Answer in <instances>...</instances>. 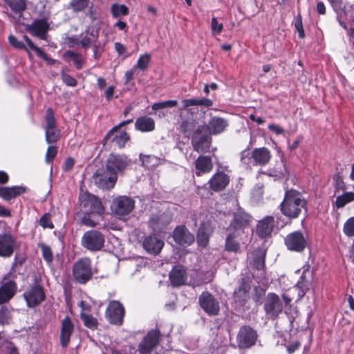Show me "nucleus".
Masks as SVG:
<instances>
[{
    "mask_svg": "<svg viewBox=\"0 0 354 354\" xmlns=\"http://www.w3.org/2000/svg\"><path fill=\"white\" fill-rule=\"evenodd\" d=\"M280 209L284 216L290 218H297L303 209L306 212V201L298 191L292 189L286 190Z\"/></svg>",
    "mask_w": 354,
    "mask_h": 354,
    "instance_id": "1",
    "label": "nucleus"
},
{
    "mask_svg": "<svg viewBox=\"0 0 354 354\" xmlns=\"http://www.w3.org/2000/svg\"><path fill=\"white\" fill-rule=\"evenodd\" d=\"M80 205L83 208L84 215L81 223L88 227H94L97 222L93 221L91 216H100L104 212L101 201L94 195L88 192L82 193L79 197Z\"/></svg>",
    "mask_w": 354,
    "mask_h": 354,
    "instance_id": "2",
    "label": "nucleus"
},
{
    "mask_svg": "<svg viewBox=\"0 0 354 354\" xmlns=\"http://www.w3.org/2000/svg\"><path fill=\"white\" fill-rule=\"evenodd\" d=\"M80 48L87 49L92 47L94 58L96 59H99L104 51V46L100 44H97L99 37V30L93 26H89L80 34Z\"/></svg>",
    "mask_w": 354,
    "mask_h": 354,
    "instance_id": "3",
    "label": "nucleus"
},
{
    "mask_svg": "<svg viewBox=\"0 0 354 354\" xmlns=\"http://www.w3.org/2000/svg\"><path fill=\"white\" fill-rule=\"evenodd\" d=\"M104 236L95 230L86 232L81 239L82 245L91 252H97L102 250L104 245Z\"/></svg>",
    "mask_w": 354,
    "mask_h": 354,
    "instance_id": "4",
    "label": "nucleus"
},
{
    "mask_svg": "<svg viewBox=\"0 0 354 354\" xmlns=\"http://www.w3.org/2000/svg\"><path fill=\"white\" fill-rule=\"evenodd\" d=\"M212 142L211 136L206 132L205 126L198 127L192 136V145L194 151L205 153L209 151Z\"/></svg>",
    "mask_w": 354,
    "mask_h": 354,
    "instance_id": "5",
    "label": "nucleus"
},
{
    "mask_svg": "<svg viewBox=\"0 0 354 354\" xmlns=\"http://www.w3.org/2000/svg\"><path fill=\"white\" fill-rule=\"evenodd\" d=\"M134 207L135 201L126 196H120L115 198L111 205L113 214L120 218L130 214Z\"/></svg>",
    "mask_w": 354,
    "mask_h": 354,
    "instance_id": "6",
    "label": "nucleus"
},
{
    "mask_svg": "<svg viewBox=\"0 0 354 354\" xmlns=\"http://www.w3.org/2000/svg\"><path fill=\"white\" fill-rule=\"evenodd\" d=\"M73 273L75 279L77 282L80 283L87 282L93 275L90 259L87 257L82 258L75 263Z\"/></svg>",
    "mask_w": 354,
    "mask_h": 354,
    "instance_id": "7",
    "label": "nucleus"
},
{
    "mask_svg": "<svg viewBox=\"0 0 354 354\" xmlns=\"http://www.w3.org/2000/svg\"><path fill=\"white\" fill-rule=\"evenodd\" d=\"M95 183L96 185L103 189H109L114 187L117 176L114 172H111L108 169L107 166L106 169H97L93 176Z\"/></svg>",
    "mask_w": 354,
    "mask_h": 354,
    "instance_id": "8",
    "label": "nucleus"
},
{
    "mask_svg": "<svg viewBox=\"0 0 354 354\" xmlns=\"http://www.w3.org/2000/svg\"><path fill=\"white\" fill-rule=\"evenodd\" d=\"M201 308L209 316L217 315L220 310L219 301L210 292H203L198 298Z\"/></svg>",
    "mask_w": 354,
    "mask_h": 354,
    "instance_id": "9",
    "label": "nucleus"
},
{
    "mask_svg": "<svg viewBox=\"0 0 354 354\" xmlns=\"http://www.w3.org/2000/svg\"><path fill=\"white\" fill-rule=\"evenodd\" d=\"M124 308L122 304L118 301H111L109 302L106 310V317L112 324L121 325L124 315Z\"/></svg>",
    "mask_w": 354,
    "mask_h": 354,
    "instance_id": "10",
    "label": "nucleus"
},
{
    "mask_svg": "<svg viewBox=\"0 0 354 354\" xmlns=\"http://www.w3.org/2000/svg\"><path fill=\"white\" fill-rule=\"evenodd\" d=\"M24 297L28 307H35L44 300L45 293L40 285L35 284L26 290Z\"/></svg>",
    "mask_w": 354,
    "mask_h": 354,
    "instance_id": "11",
    "label": "nucleus"
},
{
    "mask_svg": "<svg viewBox=\"0 0 354 354\" xmlns=\"http://www.w3.org/2000/svg\"><path fill=\"white\" fill-rule=\"evenodd\" d=\"M130 160L124 154H111L107 159L106 166L109 171L118 174L122 172L129 165Z\"/></svg>",
    "mask_w": 354,
    "mask_h": 354,
    "instance_id": "12",
    "label": "nucleus"
},
{
    "mask_svg": "<svg viewBox=\"0 0 354 354\" xmlns=\"http://www.w3.org/2000/svg\"><path fill=\"white\" fill-rule=\"evenodd\" d=\"M285 244L289 250L300 252L306 247L307 241L301 232L296 231L286 236Z\"/></svg>",
    "mask_w": 354,
    "mask_h": 354,
    "instance_id": "13",
    "label": "nucleus"
},
{
    "mask_svg": "<svg viewBox=\"0 0 354 354\" xmlns=\"http://www.w3.org/2000/svg\"><path fill=\"white\" fill-rule=\"evenodd\" d=\"M159 340L160 332L157 330H151L140 342L138 351L140 354H149L156 346Z\"/></svg>",
    "mask_w": 354,
    "mask_h": 354,
    "instance_id": "14",
    "label": "nucleus"
},
{
    "mask_svg": "<svg viewBox=\"0 0 354 354\" xmlns=\"http://www.w3.org/2000/svg\"><path fill=\"white\" fill-rule=\"evenodd\" d=\"M265 311L270 318L275 319L282 312L283 306L278 295L269 293L264 304Z\"/></svg>",
    "mask_w": 354,
    "mask_h": 354,
    "instance_id": "15",
    "label": "nucleus"
},
{
    "mask_svg": "<svg viewBox=\"0 0 354 354\" xmlns=\"http://www.w3.org/2000/svg\"><path fill=\"white\" fill-rule=\"evenodd\" d=\"M257 338L255 330L249 326H242L237 335V342L241 348H250L253 346Z\"/></svg>",
    "mask_w": 354,
    "mask_h": 354,
    "instance_id": "16",
    "label": "nucleus"
},
{
    "mask_svg": "<svg viewBox=\"0 0 354 354\" xmlns=\"http://www.w3.org/2000/svg\"><path fill=\"white\" fill-rule=\"evenodd\" d=\"M16 248V240L10 234H0V257L8 258L12 255Z\"/></svg>",
    "mask_w": 354,
    "mask_h": 354,
    "instance_id": "17",
    "label": "nucleus"
},
{
    "mask_svg": "<svg viewBox=\"0 0 354 354\" xmlns=\"http://www.w3.org/2000/svg\"><path fill=\"white\" fill-rule=\"evenodd\" d=\"M194 174L197 176L209 173L213 169L212 158L207 156H199L194 162Z\"/></svg>",
    "mask_w": 354,
    "mask_h": 354,
    "instance_id": "18",
    "label": "nucleus"
},
{
    "mask_svg": "<svg viewBox=\"0 0 354 354\" xmlns=\"http://www.w3.org/2000/svg\"><path fill=\"white\" fill-rule=\"evenodd\" d=\"M104 139L115 142L120 148H123L130 137L126 131H120L118 127H115L108 132Z\"/></svg>",
    "mask_w": 354,
    "mask_h": 354,
    "instance_id": "19",
    "label": "nucleus"
},
{
    "mask_svg": "<svg viewBox=\"0 0 354 354\" xmlns=\"http://www.w3.org/2000/svg\"><path fill=\"white\" fill-rule=\"evenodd\" d=\"M230 177L223 171L216 172L208 181L209 188L214 192L224 189L229 184Z\"/></svg>",
    "mask_w": 354,
    "mask_h": 354,
    "instance_id": "20",
    "label": "nucleus"
},
{
    "mask_svg": "<svg viewBox=\"0 0 354 354\" xmlns=\"http://www.w3.org/2000/svg\"><path fill=\"white\" fill-rule=\"evenodd\" d=\"M173 237L179 245H191L195 240L194 236L183 225L178 226L174 231Z\"/></svg>",
    "mask_w": 354,
    "mask_h": 354,
    "instance_id": "21",
    "label": "nucleus"
},
{
    "mask_svg": "<svg viewBox=\"0 0 354 354\" xmlns=\"http://www.w3.org/2000/svg\"><path fill=\"white\" fill-rule=\"evenodd\" d=\"M144 249L150 254H158L164 246V242L156 236H146L142 242Z\"/></svg>",
    "mask_w": 354,
    "mask_h": 354,
    "instance_id": "22",
    "label": "nucleus"
},
{
    "mask_svg": "<svg viewBox=\"0 0 354 354\" xmlns=\"http://www.w3.org/2000/svg\"><path fill=\"white\" fill-rule=\"evenodd\" d=\"M74 330V324L68 317H66L62 322L60 331V344L62 347L66 348L71 339Z\"/></svg>",
    "mask_w": 354,
    "mask_h": 354,
    "instance_id": "23",
    "label": "nucleus"
},
{
    "mask_svg": "<svg viewBox=\"0 0 354 354\" xmlns=\"http://www.w3.org/2000/svg\"><path fill=\"white\" fill-rule=\"evenodd\" d=\"M274 218L267 216L259 221L257 225V234L261 238H266L271 235L274 227Z\"/></svg>",
    "mask_w": 354,
    "mask_h": 354,
    "instance_id": "24",
    "label": "nucleus"
},
{
    "mask_svg": "<svg viewBox=\"0 0 354 354\" xmlns=\"http://www.w3.org/2000/svg\"><path fill=\"white\" fill-rule=\"evenodd\" d=\"M228 126V122L221 118L214 117L209 122L206 129L213 135L223 133Z\"/></svg>",
    "mask_w": 354,
    "mask_h": 354,
    "instance_id": "25",
    "label": "nucleus"
},
{
    "mask_svg": "<svg viewBox=\"0 0 354 354\" xmlns=\"http://www.w3.org/2000/svg\"><path fill=\"white\" fill-rule=\"evenodd\" d=\"M17 288L16 283L12 281L4 283L0 287V304L6 303L12 298L17 291Z\"/></svg>",
    "mask_w": 354,
    "mask_h": 354,
    "instance_id": "26",
    "label": "nucleus"
},
{
    "mask_svg": "<svg viewBox=\"0 0 354 354\" xmlns=\"http://www.w3.org/2000/svg\"><path fill=\"white\" fill-rule=\"evenodd\" d=\"M48 28V24L46 19H37L27 29L34 35L44 39Z\"/></svg>",
    "mask_w": 354,
    "mask_h": 354,
    "instance_id": "27",
    "label": "nucleus"
},
{
    "mask_svg": "<svg viewBox=\"0 0 354 354\" xmlns=\"http://www.w3.org/2000/svg\"><path fill=\"white\" fill-rule=\"evenodd\" d=\"M212 232V228L209 223H202L198 229L197 234V242L201 247H205L207 245L209 237Z\"/></svg>",
    "mask_w": 354,
    "mask_h": 354,
    "instance_id": "28",
    "label": "nucleus"
},
{
    "mask_svg": "<svg viewBox=\"0 0 354 354\" xmlns=\"http://www.w3.org/2000/svg\"><path fill=\"white\" fill-rule=\"evenodd\" d=\"M26 191V188L23 186L0 187V197L4 200L9 201L22 194Z\"/></svg>",
    "mask_w": 354,
    "mask_h": 354,
    "instance_id": "29",
    "label": "nucleus"
},
{
    "mask_svg": "<svg viewBox=\"0 0 354 354\" xmlns=\"http://www.w3.org/2000/svg\"><path fill=\"white\" fill-rule=\"evenodd\" d=\"M185 271L183 267L174 266L169 273V280L174 286L183 285L185 281Z\"/></svg>",
    "mask_w": 354,
    "mask_h": 354,
    "instance_id": "30",
    "label": "nucleus"
},
{
    "mask_svg": "<svg viewBox=\"0 0 354 354\" xmlns=\"http://www.w3.org/2000/svg\"><path fill=\"white\" fill-rule=\"evenodd\" d=\"M253 158L255 165H265L270 160V151L266 147L255 148L253 150Z\"/></svg>",
    "mask_w": 354,
    "mask_h": 354,
    "instance_id": "31",
    "label": "nucleus"
},
{
    "mask_svg": "<svg viewBox=\"0 0 354 354\" xmlns=\"http://www.w3.org/2000/svg\"><path fill=\"white\" fill-rule=\"evenodd\" d=\"M251 217L249 214L241 209H239L234 214V227L237 228L236 230H240L243 232V229L249 225Z\"/></svg>",
    "mask_w": 354,
    "mask_h": 354,
    "instance_id": "32",
    "label": "nucleus"
},
{
    "mask_svg": "<svg viewBox=\"0 0 354 354\" xmlns=\"http://www.w3.org/2000/svg\"><path fill=\"white\" fill-rule=\"evenodd\" d=\"M241 234L240 230H235L230 233L225 240V249L229 252H237L240 248L238 236Z\"/></svg>",
    "mask_w": 354,
    "mask_h": 354,
    "instance_id": "33",
    "label": "nucleus"
},
{
    "mask_svg": "<svg viewBox=\"0 0 354 354\" xmlns=\"http://www.w3.org/2000/svg\"><path fill=\"white\" fill-rule=\"evenodd\" d=\"M135 127L142 132L151 131L155 128V122L151 118L143 116L136 120Z\"/></svg>",
    "mask_w": 354,
    "mask_h": 354,
    "instance_id": "34",
    "label": "nucleus"
},
{
    "mask_svg": "<svg viewBox=\"0 0 354 354\" xmlns=\"http://www.w3.org/2000/svg\"><path fill=\"white\" fill-rule=\"evenodd\" d=\"M139 157L142 165L148 169H153L160 164V159L153 155H144L140 153Z\"/></svg>",
    "mask_w": 354,
    "mask_h": 354,
    "instance_id": "35",
    "label": "nucleus"
},
{
    "mask_svg": "<svg viewBox=\"0 0 354 354\" xmlns=\"http://www.w3.org/2000/svg\"><path fill=\"white\" fill-rule=\"evenodd\" d=\"M24 39L26 41V42L27 43L29 48L30 49L33 50L39 57H41L44 61H46L48 64L52 65V64H55L56 60L50 58L44 52H43L41 50V48H39V47L35 46L32 42V41L28 38V36L24 35Z\"/></svg>",
    "mask_w": 354,
    "mask_h": 354,
    "instance_id": "36",
    "label": "nucleus"
},
{
    "mask_svg": "<svg viewBox=\"0 0 354 354\" xmlns=\"http://www.w3.org/2000/svg\"><path fill=\"white\" fill-rule=\"evenodd\" d=\"M64 59L67 61H72L77 69L83 67V58L81 54L72 50H67L64 54Z\"/></svg>",
    "mask_w": 354,
    "mask_h": 354,
    "instance_id": "37",
    "label": "nucleus"
},
{
    "mask_svg": "<svg viewBox=\"0 0 354 354\" xmlns=\"http://www.w3.org/2000/svg\"><path fill=\"white\" fill-rule=\"evenodd\" d=\"M354 201V192H346L336 198L335 204L337 209L342 208Z\"/></svg>",
    "mask_w": 354,
    "mask_h": 354,
    "instance_id": "38",
    "label": "nucleus"
},
{
    "mask_svg": "<svg viewBox=\"0 0 354 354\" xmlns=\"http://www.w3.org/2000/svg\"><path fill=\"white\" fill-rule=\"evenodd\" d=\"M265 256V252L261 250H258L254 253L252 263L254 268L260 271L264 269Z\"/></svg>",
    "mask_w": 354,
    "mask_h": 354,
    "instance_id": "39",
    "label": "nucleus"
},
{
    "mask_svg": "<svg viewBox=\"0 0 354 354\" xmlns=\"http://www.w3.org/2000/svg\"><path fill=\"white\" fill-rule=\"evenodd\" d=\"M111 12L113 18L129 15V8L124 4L113 3L111 6Z\"/></svg>",
    "mask_w": 354,
    "mask_h": 354,
    "instance_id": "40",
    "label": "nucleus"
},
{
    "mask_svg": "<svg viewBox=\"0 0 354 354\" xmlns=\"http://www.w3.org/2000/svg\"><path fill=\"white\" fill-rule=\"evenodd\" d=\"M45 130V138L48 144L56 142L60 138V131L57 127L47 129Z\"/></svg>",
    "mask_w": 354,
    "mask_h": 354,
    "instance_id": "41",
    "label": "nucleus"
},
{
    "mask_svg": "<svg viewBox=\"0 0 354 354\" xmlns=\"http://www.w3.org/2000/svg\"><path fill=\"white\" fill-rule=\"evenodd\" d=\"M5 2L9 6L10 9L16 12L21 13L26 9V1L25 0H4Z\"/></svg>",
    "mask_w": 354,
    "mask_h": 354,
    "instance_id": "42",
    "label": "nucleus"
},
{
    "mask_svg": "<svg viewBox=\"0 0 354 354\" xmlns=\"http://www.w3.org/2000/svg\"><path fill=\"white\" fill-rule=\"evenodd\" d=\"M80 317H81L82 320L83 321L84 324L86 327H88L91 329H95L97 328V321L92 315L84 312V313H81Z\"/></svg>",
    "mask_w": 354,
    "mask_h": 354,
    "instance_id": "43",
    "label": "nucleus"
},
{
    "mask_svg": "<svg viewBox=\"0 0 354 354\" xmlns=\"http://www.w3.org/2000/svg\"><path fill=\"white\" fill-rule=\"evenodd\" d=\"M151 61V55L148 53H145L141 55L136 63V65L134 66L136 68H139L141 71H146Z\"/></svg>",
    "mask_w": 354,
    "mask_h": 354,
    "instance_id": "44",
    "label": "nucleus"
},
{
    "mask_svg": "<svg viewBox=\"0 0 354 354\" xmlns=\"http://www.w3.org/2000/svg\"><path fill=\"white\" fill-rule=\"evenodd\" d=\"M45 122L46 124L44 126V129L56 128V120L54 115L53 111L51 108H48L46 110V116H45Z\"/></svg>",
    "mask_w": 354,
    "mask_h": 354,
    "instance_id": "45",
    "label": "nucleus"
},
{
    "mask_svg": "<svg viewBox=\"0 0 354 354\" xmlns=\"http://www.w3.org/2000/svg\"><path fill=\"white\" fill-rule=\"evenodd\" d=\"M241 162L246 166L255 165L254 159L253 158V151L244 150L241 153Z\"/></svg>",
    "mask_w": 354,
    "mask_h": 354,
    "instance_id": "46",
    "label": "nucleus"
},
{
    "mask_svg": "<svg viewBox=\"0 0 354 354\" xmlns=\"http://www.w3.org/2000/svg\"><path fill=\"white\" fill-rule=\"evenodd\" d=\"M178 104L177 100H170L160 102H156L152 104L151 109L153 111H158L160 109H163L165 108L174 107Z\"/></svg>",
    "mask_w": 354,
    "mask_h": 354,
    "instance_id": "47",
    "label": "nucleus"
},
{
    "mask_svg": "<svg viewBox=\"0 0 354 354\" xmlns=\"http://www.w3.org/2000/svg\"><path fill=\"white\" fill-rule=\"evenodd\" d=\"M305 279V270L303 272L301 276L300 277L299 280L297 283L295 288L299 290V297H303L307 290L308 289V283L304 280Z\"/></svg>",
    "mask_w": 354,
    "mask_h": 354,
    "instance_id": "48",
    "label": "nucleus"
},
{
    "mask_svg": "<svg viewBox=\"0 0 354 354\" xmlns=\"http://www.w3.org/2000/svg\"><path fill=\"white\" fill-rule=\"evenodd\" d=\"M0 354H18V353L12 342H5L0 346Z\"/></svg>",
    "mask_w": 354,
    "mask_h": 354,
    "instance_id": "49",
    "label": "nucleus"
},
{
    "mask_svg": "<svg viewBox=\"0 0 354 354\" xmlns=\"http://www.w3.org/2000/svg\"><path fill=\"white\" fill-rule=\"evenodd\" d=\"M344 233L349 237L354 236V216L349 218L344 223Z\"/></svg>",
    "mask_w": 354,
    "mask_h": 354,
    "instance_id": "50",
    "label": "nucleus"
},
{
    "mask_svg": "<svg viewBox=\"0 0 354 354\" xmlns=\"http://www.w3.org/2000/svg\"><path fill=\"white\" fill-rule=\"evenodd\" d=\"M39 224L43 228L53 229L54 225L51 221V215L49 213L44 214L39 221Z\"/></svg>",
    "mask_w": 354,
    "mask_h": 354,
    "instance_id": "51",
    "label": "nucleus"
},
{
    "mask_svg": "<svg viewBox=\"0 0 354 354\" xmlns=\"http://www.w3.org/2000/svg\"><path fill=\"white\" fill-rule=\"evenodd\" d=\"M65 44L69 48H80V35H72L70 37H66L64 40Z\"/></svg>",
    "mask_w": 354,
    "mask_h": 354,
    "instance_id": "52",
    "label": "nucleus"
},
{
    "mask_svg": "<svg viewBox=\"0 0 354 354\" xmlns=\"http://www.w3.org/2000/svg\"><path fill=\"white\" fill-rule=\"evenodd\" d=\"M90 3V0H72L71 6L75 11H81L86 8Z\"/></svg>",
    "mask_w": 354,
    "mask_h": 354,
    "instance_id": "53",
    "label": "nucleus"
},
{
    "mask_svg": "<svg viewBox=\"0 0 354 354\" xmlns=\"http://www.w3.org/2000/svg\"><path fill=\"white\" fill-rule=\"evenodd\" d=\"M40 247L41 249L42 256L44 260L48 263H51L53 259L51 248L48 245H46L43 243L40 245Z\"/></svg>",
    "mask_w": 354,
    "mask_h": 354,
    "instance_id": "54",
    "label": "nucleus"
},
{
    "mask_svg": "<svg viewBox=\"0 0 354 354\" xmlns=\"http://www.w3.org/2000/svg\"><path fill=\"white\" fill-rule=\"evenodd\" d=\"M223 29V24L218 23L216 17H212L211 21V30L212 35H219Z\"/></svg>",
    "mask_w": 354,
    "mask_h": 354,
    "instance_id": "55",
    "label": "nucleus"
},
{
    "mask_svg": "<svg viewBox=\"0 0 354 354\" xmlns=\"http://www.w3.org/2000/svg\"><path fill=\"white\" fill-rule=\"evenodd\" d=\"M57 153V148L53 145H50L46 151L45 156L46 162L48 164L52 163Z\"/></svg>",
    "mask_w": 354,
    "mask_h": 354,
    "instance_id": "56",
    "label": "nucleus"
},
{
    "mask_svg": "<svg viewBox=\"0 0 354 354\" xmlns=\"http://www.w3.org/2000/svg\"><path fill=\"white\" fill-rule=\"evenodd\" d=\"M294 25L295 29L297 30L299 33V37L301 39L304 38L305 37V32L303 28L302 19L300 14H298L295 17Z\"/></svg>",
    "mask_w": 354,
    "mask_h": 354,
    "instance_id": "57",
    "label": "nucleus"
},
{
    "mask_svg": "<svg viewBox=\"0 0 354 354\" xmlns=\"http://www.w3.org/2000/svg\"><path fill=\"white\" fill-rule=\"evenodd\" d=\"M8 41H9L10 44L15 48H16L17 49L26 50V47L25 44L22 41H19L17 39V37H15V36L10 35L8 37Z\"/></svg>",
    "mask_w": 354,
    "mask_h": 354,
    "instance_id": "58",
    "label": "nucleus"
},
{
    "mask_svg": "<svg viewBox=\"0 0 354 354\" xmlns=\"http://www.w3.org/2000/svg\"><path fill=\"white\" fill-rule=\"evenodd\" d=\"M277 169H279V170L277 171L274 169L272 171L274 174H271L272 176H274L277 178H281L288 175V170L283 164L281 163Z\"/></svg>",
    "mask_w": 354,
    "mask_h": 354,
    "instance_id": "59",
    "label": "nucleus"
},
{
    "mask_svg": "<svg viewBox=\"0 0 354 354\" xmlns=\"http://www.w3.org/2000/svg\"><path fill=\"white\" fill-rule=\"evenodd\" d=\"M10 319V312L6 308H2L0 310V324H5L9 322Z\"/></svg>",
    "mask_w": 354,
    "mask_h": 354,
    "instance_id": "60",
    "label": "nucleus"
},
{
    "mask_svg": "<svg viewBox=\"0 0 354 354\" xmlns=\"http://www.w3.org/2000/svg\"><path fill=\"white\" fill-rule=\"evenodd\" d=\"M62 79L67 86H75L77 84L76 80L66 73H63L62 74Z\"/></svg>",
    "mask_w": 354,
    "mask_h": 354,
    "instance_id": "61",
    "label": "nucleus"
},
{
    "mask_svg": "<svg viewBox=\"0 0 354 354\" xmlns=\"http://www.w3.org/2000/svg\"><path fill=\"white\" fill-rule=\"evenodd\" d=\"M250 289V286L248 283L243 282L241 284V286H239V289L234 291V295L239 296V294L241 293V292L243 295L247 294V293H248Z\"/></svg>",
    "mask_w": 354,
    "mask_h": 354,
    "instance_id": "62",
    "label": "nucleus"
},
{
    "mask_svg": "<svg viewBox=\"0 0 354 354\" xmlns=\"http://www.w3.org/2000/svg\"><path fill=\"white\" fill-rule=\"evenodd\" d=\"M114 46L119 56L125 55L127 57V48L123 44L120 42H115Z\"/></svg>",
    "mask_w": 354,
    "mask_h": 354,
    "instance_id": "63",
    "label": "nucleus"
},
{
    "mask_svg": "<svg viewBox=\"0 0 354 354\" xmlns=\"http://www.w3.org/2000/svg\"><path fill=\"white\" fill-rule=\"evenodd\" d=\"M268 129L274 132L277 135H281L284 132V129L283 128H281L279 125L276 124L274 123L270 124L268 125Z\"/></svg>",
    "mask_w": 354,
    "mask_h": 354,
    "instance_id": "64",
    "label": "nucleus"
}]
</instances>
